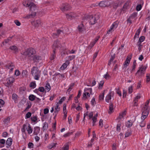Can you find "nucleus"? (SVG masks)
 Instances as JSON below:
<instances>
[{"mask_svg":"<svg viewBox=\"0 0 150 150\" xmlns=\"http://www.w3.org/2000/svg\"><path fill=\"white\" fill-rule=\"evenodd\" d=\"M23 5L26 7L30 6V13L25 16L24 18L28 19L34 18L36 16L37 12L36 6L35 4L31 2L30 3L29 1L28 2L27 1V4L25 2L23 3Z\"/></svg>","mask_w":150,"mask_h":150,"instance_id":"1","label":"nucleus"},{"mask_svg":"<svg viewBox=\"0 0 150 150\" xmlns=\"http://www.w3.org/2000/svg\"><path fill=\"white\" fill-rule=\"evenodd\" d=\"M31 74L35 79L38 80L40 76V71L37 67H33L31 70Z\"/></svg>","mask_w":150,"mask_h":150,"instance_id":"2","label":"nucleus"},{"mask_svg":"<svg viewBox=\"0 0 150 150\" xmlns=\"http://www.w3.org/2000/svg\"><path fill=\"white\" fill-rule=\"evenodd\" d=\"M149 108L143 107L142 109V116L141 118L142 120H144L146 118L149 113Z\"/></svg>","mask_w":150,"mask_h":150,"instance_id":"3","label":"nucleus"},{"mask_svg":"<svg viewBox=\"0 0 150 150\" xmlns=\"http://www.w3.org/2000/svg\"><path fill=\"white\" fill-rule=\"evenodd\" d=\"M35 50L32 48H30L27 50H26L23 53V55L27 56L29 57H31V56L35 53Z\"/></svg>","mask_w":150,"mask_h":150,"instance_id":"4","label":"nucleus"},{"mask_svg":"<svg viewBox=\"0 0 150 150\" xmlns=\"http://www.w3.org/2000/svg\"><path fill=\"white\" fill-rule=\"evenodd\" d=\"M146 69V67L143 65H141L139 67V70L136 73V75L138 74L139 76L144 75L145 73Z\"/></svg>","mask_w":150,"mask_h":150,"instance_id":"5","label":"nucleus"},{"mask_svg":"<svg viewBox=\"0 0 150 150\" xmlns=\"http://www.w3.org/2000/svg\"><path fill=\"white\" fill-rule=\"evenodd\" d=\"M85 19L88 20L89 22V23L91 25H94L96 22V20L95 17L92 15L87 16L85 17Z\"/></svg>","mask_w":150,"mask_h":150,"instance_id":"6","label":"nucleus"},{"mask_svg":"<svg viewBox=\"0 0 150 150\" xmlns=\"http://www.w3.org/2000/svg\"><path fill=\"white\" fill-rule=\"evenodd\" d=\"M14 79L13 77H10L7 79H6L7 82L6 83L5 85L8 87H11L14 82Z\"/></svg>","mask_w":150,"mask_h":150,"instance_id":"7","label":"nucleus"},{"mask_svg":"<svg viewBox=\"0 0 150 150\" xmlns=\"http://www.w3.org/2000/svg\"><path fill=\"white\" fill-rule=\"evenodd\" d=\"M110 3L108 1H101L98 4L99 6L102 7L108 6L110 5Z\"/></svg>","mask_w":150,"mask_h":150,"instance_id":"8","label":"nucleus"},{"mask_svg":"<svg viewBox=\"0 0 150 150\" xmlns=\"http://www.w3.org/2000/svg\"><path fill=\"white\" fill-rule=\"evenodd\" d=\"M71 6L67 4H63L62 5L60 9L63 11H67L71 8Z\"/></svg>","mask_w":150,"mask_h":150,"instance_id":"9","label":"nucleus"},{"mask_svg":"<svg viewBox=\"0 0 150 150\" xmlns=\"http://www.w3.org/2000/svg\"><path fill=\"white\" fill-rule=\"evenodd\" d=\"M61 43L58 40H57L54 42L53 45V50H56L57 49L61 48Z\"/></svg>","mask_w":150,"mask_h":150,"instance_id":"10","label":"nucleus"},{"mask_svg":"<svg viewBox=\"0 0 150 150\" xmlns=\"http://www.w3.org/2000/svg\"><path fill=\"white\" fill-rule=\"evenodd\" d=\"M32 24L36 28L38 27L41 25V21L40 19L31 22Z\"/></svg>","mask_w":150,"mask_h":150,"instance_id":"11","label":"nucleus"},{"mask_svg":"<svg viewBox=\"0 0 150 150\" xmlns=\"http://www.w3.org/2000/svg\"><path fill=\"white\" fill-rule=\"evenodd\" d=\"M66 17L68 20H70L76 17V14L73 13H71L66 14Z\"/></svg>","mask_w":150,"mask_h":150,"instance_id":"12","label":"nucleus"},{"mask_svg":"<svg viewBox=\"0 0 150 150\" xmlns=\"http://www.w3.org/2000/svg\"><path fill=\"white\" fill-rule=\"evenodd\" d=\"M62 34H64V31L63 30H62L61 29H58L56 33H54L52 34V36L54 37H57L59 36V35Z\"/></svg>","mask_w":150,"mask_h":150,"instance_id":"13","label":"nucleus"},{"mask_svg":"<svg viewBox=\"0 0 150 150\" xmlns=\"http://www.w3.org/2000/svg\"><path fill=\"white\" fill-rule=\"evenodd\" d=\"M78 28L79 31L80 32H82L83 31H84L86 30L85 26L82 23L78 25Z\"/></svg>","mask_w":150,"mask_h":150,"instance_id":"14","label":"nucleus"},{"mask_svg":"<svg viewBox=\"0 0 150 150\" xmlns=\"http://www.w3.org/2000/svg\"><path fill=\"white\" fill-rule=\"evenodd\" d=\"M12 139L10 137L8 138L6 142V145H7L6 147L7 148L10 147L12 144Z\"/></svg>","mask_w":150,"mask_h":150,"instance_id":"15","label":"nucleus"},{"mask_svg":"<svg viewBox=\"0 0 150 150\" xmlns=\"http://www.w3.org/2000/svg\"><path fill=\"white\" fill-rule=\"evenodd\" d=\"M113 93L112 92L111 90L110 91L109 93L108 94L106 97L105 101L107 103H109V100L111 99V96L113 94Z\"/></svg>","mask_w":150,"mask_h":150,"instance_id":"16","label":"nucleus"},{"mask_svg":"<svg viewBox=\"0 0 150 150\" xmlns=\"http://www.w3.org/2000/svg\"><path fill=\"white\" fill-rule=\"evenodd\" d=\"M129 2L127 1L126 3H125L124 4L122 8L121 9V13H122L123 11V13H124L125 12V11L127 9V7L129 5Z\"/></svg>","mask_w":150,"mask_h":150,"instance_id":"17","label":"nucleus"},{"mask_svg":"<svg viewBox=\"0 0 150 150\" xmlns=\"http://www.w3.org/2000/svg\"><path fill=\"white\" fill-rule=\"evenodd\" d=\"M6 68L10 69L12 71L14 67V66L13 65V63H9L7 65H6Z\"/></svg>","mask_w":150,"mask_h":150,"instance_id":"18","label":"nucleus"},{"mask_svg":"<svg viewBox=\"0 0 150 150\" xmlns=\"http://www.w3.org/2000/svg\"><path fill=\"white\" fill-rule=\"evenodd\" d=\"M33 134L35 135H37L38 134L40 131V128L38 127H36L34 128Z\"/></svg>","mask_w":150,"mask_h":150,"instance_id":"19","label":"nucleus"},{"mask_svg":"<svg viewBox=\"0 0 150 150\" xmlns=\"http://www.w3.org/2000/svg\"><path fill=\"white\" fill-rule=\"evenodd\" d=\"M41 59V57L38 55H36L33 57V60L34 62H38L39 60Z\"/></svg>","mask_w":150,"mask_h":150,"instance_id":"20","label":"nucleus"},{"mask_svg":"<svg viewBox=\"0 0 150 150\" xmlns=\"http://www.w3.org/2000/svg\"><path fill=\"white\" fill-rule=\"evenodd\" d=\"M131 59V57H127V58L126 59V61L125 62V63L124 64V66L125 67H126L129 64Z\"/></svg>","mask_w":150,"mask_h":150,"instance_id":"21","label":"nucleus"},{"mask_svg":"<svg viewBox=\"0 0 150 150\" xmlns=\"http://www.w3.org/2000/svg\"><path fill=\"white\" fill-rule=\"evenodd\" d=\"M25 129H27V125L26 124H24L21 128V131L22 132L25 134Z\"/></svg>","mask_w":150,"mask_h":150,"instance_id":"22","label":"nucleus"},{"mask_svg":"<svg viewBox=\"0 0 150 150\" xmlns=\"http://www.w3.org/2000/svg\"><path fill=\"white\" fill-rule=\"evenodd\" d=\"M26 130L29 134H30L32 132L33 130L29 124H28V126Z\"/></svg>","mask_w":150,"mask_h":150,"instance_id":"23","label":"nucleus"},{"mask_svg":"<svg viewBox=\"0 0 150 150\" xmlns=\"http://www.w3.org/2000/svg\"><path fill=\"white\" fill-rule=\"evenodd\" d=\"M57 143H52L49 144L47 146V147L48 149H51L52 148H54L56 146V145L57 144Z\"/></svg>","mask_w":150,"mask_h":150,"instance_id":"24","label":"nucleus"},{"mask_svg":"<svg viewBox=\"0 0 150 150\" xmlns=\"http://www.w3.org/2000/svg\"><path fill=\"white\" fill-rule=\"evenodd\" d=\"M45 87V90H46L47 92L49 91L51 89V87L50 86V84L48 83L46 84Z\"/></svg>","mask_w":150,"mask_h":150,"instance_id":"25","label":"nucleus"},{"mask_svg":"<svg viewBox=\"0 0 150 150\" xmlns=\"http://www.w3.org/2000/svg\"><path fill=\"white\" fill-rule=\"evenodd\" d=\"M109 111H108V113L110 114L112 112L113 108V104L112 103H110V104L109 107Z\"/></svg>","mask_w":150,"mask_h":150,"instance_id":"26","label":"nucleus"},{"mask_svg":"<svg viewBox=\"0 0 150 150\" xmlns=\"http://www.w3.org/2000/svg\"><path fill=\"white\" fill-rule=\"evenodd\" d=\"M133 124V122L131 120H129L126 124V126L127 127H131Z\"/></svg>","mask_w":150,"mask_h":150,"instance_id":"27","label":"nucleus"},{"mask_svg":"<svg viewBox=\"0 0 150 150\" xmlns=\"http://www.w3.org/2000/svg\"><path fill=\"white\" fill-rule=\"evenodd\" d=\"M48 124L47 122H45L43 124V126L42 128V129L43 131L46 130L48 128Z\"/></svg>","mask_w":150,"mask_h":150,"instance_id":"28","label":"nucleus"},{"mask_svg":"<svg viewBox=\"0 0 150 150\" xmlns=\"http://www.w3.org/2000/svg\"><path fill=\"white\" fill-rule=\"evenodd\" d=\"M10 49L11 50H14L15 52H17L18 49L17 47L15 45L12 46L10 47Z\"/></svg>","mask_w":150,"mask_h":150,"instance_id":"29","label":"nucleus"},{"mask_svg":"<svg viewBox=\"0 0 150 150\" xmlns=\"http://www.w3.org/2000/svg\"><path fill=\"white\" fill-rule=\"evenodd\" d=\"M132 134V132L130 130H128L125 133V137H127L130 136Z\"/></svg>","mask_w":150,"mask_h":150,"instance_id":"30","label":"nucleus"},{"mask_svg":"<svg viewBox=\"0 0 150 150\" xmlns=\"http://www.w3.org/2000/svg\"><path fill=\"white\" fill-rule=\"evenodd\" d=\"M10 118L8 117H7L3 120V122L4 124H7L10 122Z\"/></svg>","mask_w":150,"mask_h":150,"instance_id":"31","label":"nucleus"},{"mask_svg":"<svg viewBox=\"0 0 150 150\" xmlns=\"http://www.w3.org/2000/svg\"><path fill=\"white\" fill-rule=\"evenodd\" d=\"M36 97L33 95H30L29 96V100L31 101L35 100Z\"/></svg>","mask_w":150,"mask_h":150,"instance_id":"32","label":"nucleus"},{"mask_svg":"<svg viewBox=\"0 0 150 150\" xmlns=\"http://www.w3.org/2000/svg\"><path fill=\"white\" fill-rule=\"evenodd\" d=\"M140 29H138L137 30L136 33H135V35L134 36V38H138L139 37V34L140 33Z\"/></svg>","mask_w":150,"mask_h":150,"instance_id":"33","label":"nucleus"},{"mask_svg":"<svg viewBox=\"0 0 150 150\" xmlns=\"http://www.w3.org/2000/svg\"><path fill=\"white\" fill-rule=\"evenodd\" d=\"M84 92H88L91 94H92V89L91 88H86L84 89Z\"/></svg>","mask_w":150,"mask_h":150,"instance_id":"34","label":"nucleus"},{"mask_svg":"<svg viewBox=\"0 0 150 150\" xmlns=\"http://www.w3.org/2000/svg\"><path fill=\"white\" fill-rule=\"evenodd\" d=\"M18 96L16 93H13L12 95V99L15 101L17 99Z\"/></svg>","mask_w":150,"mask_h":150,"instance_id":"35","label":"nucleus"},{"mask_svg":"<svg viewBox=\"0 0 150 150\" xmlns=\"http://www.w3.org/2000/svg\"><path fill=\"white\" fill-rule=\"evenodd\" d=\"M144 39L145 37L144 36H141L140 37L138 42L141 43L142 42H143L144 40Z\"/></svg>","mask_w":150,"mask_h":150,"instance_id":"36","label":"nucleus"},{"mask_svg":"<svg viewBox=\"0 0 150 150\" xmlns=\"http://www.w3.org/2000/svg\"><path fill=\"white\" fill-rule=\"evenodd\" d=\"M28 74V72L26 70H24L23 71L22 75L23 77L26 76Z\"/></svg>","mask_w":150,"mask_h":150,"instance_id":"37","label":"nucleus"},{"mask_svg":"<svg viewBox=\"0 0 150 150\" xmlns=\"http://www.w3.org/2000/svg\"><path fill=\"white\" fill-rule=\"evenodd\" d=\"M36 86V84L35 82H32L30 83V86L31 88H34Z\"/></svg>","mask_w":150,"mask_h":150,"instance_id":"38","label":"nucleus"},{"mask_svg":"<svg viewBox=\"0 0 150 150\" xmlns=\"http://www.w3.org/2000/svg\"><path fill=\"white\" fill-rule=\"evenodd\" d=\"M74 83H71L70 85L69 88L67 90V91L69 92L70 91L71 89H72V88H73V86H74Z\"/></svg>","mask_w":150,"mask_h":150,"instance_id":"39","label":"nucleus"},{"mask_svg":"<svg viewBox=\"0 0 150 150\" xmlns=\"http://www.w3.org/2000/svg\"><path fill=\"white\" fill-rule=\"evenodd\" d=\"M55 50H53V54L51 57H50V59L51 60H52L54 59V57L55 56Z\"/></svg>","mask_w":150,"mask_h":150,"instance_id":"40","label":"nucleus"},{"mask_svg":"<svg viewBox=\"0 0 150 150\" xmlns=\"http://www.w3.org/2000/svg\"><path fill=\"white\" fill-rule=\"evenodd\" d=\"M91 105L94 106L96 104V102L95 98H93L91 101Z\"/></svg>","mask_w":150,"mask_h":150,"instance_id":"41","label":"nucleus"},{"mask_svg":"<svg viewBox=\"0 0 150 150\" xmlns=\"http://www.w3.org/2000/svg\"><path fill=\"white\" fill-rule=\"evenodd\" d=\"M90 93L88 92H84V93H83V97H86L87 95L89 97H90Z\"/></svg>","mask_w":150,"mask_h":150,"instance_id":"42","label":"nucleus"},{"mask_svg":"<svg viewBox=\"0 0 150 150\" xmlns=\"http://www.w3.org/2000/svg\"><path fill=\"white\" fill-rule=\"evenodd\" d=\"M137 13L134 12L131 15V16H129L130 18H134L137 15Z\"/></svg>","mask_w":150,"mask_h":150,"instance_id":"43","label":"nucleus"},{"mask_svg":"<svg viewBox=\"0 0 150 150\" xmlns=\"http://www.w3.org/2000/svg\"><path fill=\"white\" fill-rule=\"evenodd\" d=\"M94 139H92L91 140V142L90 144H89L88 145V147H90L92 146V144H93V142H94Z\"/></svg>","mask_w":150,"mask_h":150,"instance_id":"44","label":"nucleus"},{"mask_svg":"<svg viewBox=\"0 0 150 150\" xmlns=\"http://www.w3.org/2000/svg\"><path fill=\"white\" fill-rule=\"evenodd\" d=\"M66 99V98L65 97H63L62 98L59 100L58 103H58L59 104H61Z\"/></svg>","mask_w":150,"mask_h":150,"instance_id":"45","label":"nucleus"},{"mask_svg":"<svg viewBox=\"0 0 150 150\" xmlns=\"http://www.w3.org/2000/svg\"><path fill=\"white\" fill-rule=\"evenodd\" d=\"M104 93H102L99 96V100H103L104 99Z\"/></svg>","mask_w":150,"mask_h":150,"instance_id":"46","label":"nucleus"},{"mask_svg":"<svg viewBox=\"0 0 150 150\" xmlns=\"http://www.w3.org/2000/svg\"><path fill=\"white\" fill-rule=\"evenodd\" d=\"M118 6V4L117 2L114 3L113 5V7L114 9H116Z\"/></svg>","mask_w":150,"mask_h":150,"instance_id":"47","label":"nucleus"},{"mask_svg":"<svg viewBox=\"0 0 150 150\" xmlns=\"http://www.w3.org/2000/svg\"><path fill=\"white\" fill-rule=\"evenodd\" d=\"M31 115V113L30 112H28L27 113L26 115V117L25 118H30Z\"/></svg>","mask_w":150,"mask_h":150,"instance_id":"48","label":"nucleus"},{"mask_svg":"<svg viewBox=\"0 0 150 150\" xmlns=\"http://www.w3.org/2000/svg\"><path fill=\"white\" fill-rule=\"evenodd\" d=\"M104 83V81H101L99 83V88H101V87L103 86V85Z\"/></svg>","mask_w":150,"mask_h":150,"instance_id":"49","label":"nucleus"},{"mask_svg":"<svg viewBox=\"0 0 150 150\" xmlns=\"http://www.w3.org/2000/svg\"><path fill=\"white\" fill-rule=\"evenodd\" d=\"M31 119L32 121L33 122H35L37 120V116H34L33 117H32L31 118Z\"/></svg>","mask_w":150,"mask_h":150,"instance_id":"50","label":"nucleus"},{"mask_svg":"<svg viewBox=\"0 0 150 150\" xmlns=\"http://www.w3.org/2000/svg\"><path fill=\"white\" fill-rule=\"evenodd\" d=\"M67 67V65L64 63L60 67V69L62 70H64Z\"/></svg>","mask_w":150,"mask_h":150,"instance_id":"51","label":"nucleus"},{"mask_svg":"<svg viewBox=\"0 0 150 150\" xmlns=\"http://www.w3.org/2000/svg\"><path fill=\"white\" fill-rule=\"evenodd\" d=\"M146 125L145 122L143 121H142L140 123V126L141 127H144Z\"/></svg>","mask_w":150,"mask_h":150,"instance_id":"52","label":"nucleus"},{"mask_svg":"<svg viewBox=\"0 0 150 150\" xmlns=\"http://www.w3.org/2000/svg\"><path fill=\"white\" fill-rule=\"evenodd\" d=\"M137 45L139 47H138L139 51H140L142 49V47H141L142 46V45L141 44V43H139L138 42H137Z\"/></svg>","mask_w":150,"mask_h":150,"instance_id":"53","label":"nucleus"},{"mask_svg":"<svg viewBox=\"0 0 150 150\" xmlns=\"http://www.w3.org/2000/svg\"><path fill=\"white\" fill-rule=\"evenodd\" d=\"M14 22L18 26L20 25L21 23L18 20H16L14 21Z\"/></svg>","mask_w":150,"mask_h":150,"instance_id":"54","label":"nucleus"},{"mask_svg":"<svg viewBox=\"0 0 150 150\" xmlns=\"http://www.w3.org/2000/svg\"><path fill=\"white\" fill-rule=\"evenodd\" d=\"M142 8V6L141 4L137 5L136 7V9L137 11H140Z\"/></svg>","mask_w":150,"mask_h":150,"instance_id":"55","label":"nucleus"},{"mask_svg":"<svg viewBox=\"0 0 150 150\" xmlns=\"http://www.w3.org/2000/svg\"><path fill=\"white\" fill-rule=\"evenodd\" d=\"M132 86H131L128 88L129 93L131 94L132 92Z\"/></svg>","mask_w":150,"mask_h":150,"instance_id":"56","label":"nucleus"},{"mask_svg":"<svg viewBox=\"0 0 150 150\" xmlns=\"http://www.w3.org/2000/svg\"><path fill=\"white\" fill-rule=\"evenodd\" d=\"M150 100L149 99V100H147V101L145 103V104L144 105V107H148V108H149V106L148 105L149 103Z\"/></svg>","mask_w":150,"mask_h":150,"instance_id":"57","label":"nucleus"},{"mask_svg":"<svg viewBox=\"0 0 150 150\" xmlns=\"http://www.w3.org/2000/svg\"><path fill=\"white\" fill-rule=\"evenodd\" d=\"M98 53V52H97L93 54V61H94L95 58L97 56V54Z\"/></svg>","mask_w":150,"mask_h":150,"instance_id":"58","label":"nucleus"},{"mask_svg":"<svg viewBox=\"0 0 150 150\" xmlns=\"http://www.w3.org/2000/svg\"><path fill=\"white\" fill-rule=\"evenodd\" d=\"M121 126V125L120 124H117V130L120 132V127Z\"/></svg>","mask_w":150,"mask_h":150,"instance_id":"59","label":"nucleus"},{"mask_svg":"<svg viewBox=\"0 0 150 150\" xmlns=\"http://www.w3.org/2000/svg\"><path fill=\"white\" fill-rule=\"evenodd\" d=\"M146 81L148 82L150 81V76L149 74H147L146 76Z\"/></svg>","mask_w":150,"mask_h":150,"instance_id":"60","label":"nucleus"},{"mask_svg":"<svg viewBox=\"0 0 150 150\" xmlns=\"http://www.w3.org/2000/svg\"><path fill=\"white\" fill-rule=\"evenodd\" d=\"M33 145H33V143H31V142H29L28 144V147L29 148H33Z\"/></svg>","mask_w":150,"mask_h":150,"instance_id":"61","label":"nucleus"},{"mask_svg":"<svg viewBox=\"0 0 150 150\" xmlns=\"http://www.w3.org/2000/svg\"><path fill=\"white\" fill-rule=\"evenodd\" d=\"M38 90L41 92H43L45 90V89L43 87H40L39 88Z\"/></svg>","mask_w":150,"mask_h":150,"instance_id":"62","label":"nucleus"},{"mask_svg":"<svg viewBox=\"0 0 150 150\" xmlns=\"http://www.w3.org/2000/svg\"><path fill=\"white\" fill-rule=\"evenodd\" d=\"M49 111V109L48 108H45L44 110V113L45 114H46L48 113Z\"/></svg>","mask_w":150,"mask_h":150,"instance_id":"63","label":"nucleus"},{"mask_svg":"<svg viewBox=\"0 0 150 150\" xmlns=\"http://www.w3.org/2000/svg\"><path fill=\"white\" fill-rule=\"evenodd\" d=\"M69 146L67 144L65 145V146L63 148V150H68Z\"/></svg>","mask_w":150,"mask_h":150,"instance_id":"64","label":"nucleus"}]
</instances>
